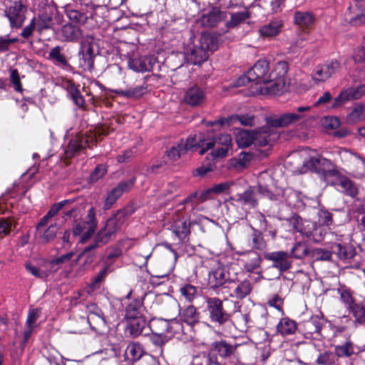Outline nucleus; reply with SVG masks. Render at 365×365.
I'll use <instances>...</instances> for the list:
<instances>
[{"instance_id": "nucleus-1", "label": "nucleus", "mask_w": 365, "mask_h": 365, "mask_svg": "<svg viewBox=\"0 0 365 365\" xmlns=\"http://www.w3.org/2000/svg\"><path fill=\"white\" fill-rule=\"evenodd\" d=\"M232 145L230 135L225 133L216 135L212 139H206L203 134L198 133L187 138L186 142L179 143L168 149L164 155L165 164H171L178 160L187 150H196L200 148L199 154L202 155L208 150H212L213 159L225 158Z\"/></svg>"}, {"instance_id": "nucleus-2", "label": "nucleus", "mask_w": 365, "mask_h": 365, "mask_svg": "<svg viewBox=\"0 0 365 365\" xmlns=\"http://www.w3.org/2000/svg\"><path fill=\"white\" fill-rule=\"evenodd\" d=\"M218 47L217 37L210 33H202L198 44L188 43L184 49L187 61L192 64H200L208 58V51H214Z\"/></svg>"}, {"instance_id": "nucleus-3", "label": "nucleus", "mask_w": 365, "mask_h": 365, "mask_svg": "<svg viewBox=\"0 0 365 365\" xmlns=\"http://www.w3.org/2000/svg\"><path fill=\"white\" fill-rule=\"evenodd\" d=\"M128 213L125 210H118L115 215L110 217L106 222L105 226L98 232L95 238V242L90 246L85 247L81 256L91 250L98 247L100 245L108 243L117 232L120 231L121 227L125 221Z\"/></svg>"}, {"instance_id": "nucleus-4", "label": "nucleus", "mask_w": 365, "mask_h": 365, "mask_svg": "<svg viewBox=\"0 0 365 365\" xmlns=\"http://www.w3.org/2000/svg\"><path fill=\"white\" fill-rule=\"evenodd\" d=\"M108 133L104 128H98L94 130L80 133L74 138L70 140L68 146L66 148L64 154L66 158H71L76 155L80 150L90 147L91 145L95 144L98 141V138L101 135H106Z\"/></svg>"}, {"instance_id": "nucleus-5", "label": "nucleus", "mask_w": 365, "mask_h": 365, "mask_svg": "<svg viewBox=\"0 0 365 365\" xmlns=\"http://www.w3.org/2000/svg\"><path fill=\"white\" fill-rule=\"evenodd\" d=\"M312 107L309 106H299L292 112L285 113L280 115L267 118V122L272 126L282 128L294 125L307 120L309 117Z\"/></svg>"}, {"instance_id": "nucleus-6", "label": "nucleus", "mask_w": 365, "mask_h": 365, "mask_svg": "<svg viewBox=\"0 0 365 365\" xmlns=\"http://www.w3.org/2000/svg\"><path fill=\"white\" fill-rule=\"evenodd\" d=\"M98 225L95 208L91 207L87 213L86 220L74 221L72 228L73 237H80L79 242H86L94 234Z\"/></svg>"}, {"instance_id": "nucleus-7", "label": "nucleus", "mask_w": 365, "mask_h": 365, "mask_svg": "<svg viewBox=\"0 0 365 365\" xmlns=\"http://www.w3.org/2000/svg\"><path fill=\"white\" fill-rule=\"evenodd\" d=\"M337 154L354 178L358 179L365 178V171L360 169V167H365V158L346 148L339 149Z\"/></svg>"}, {"instance_id": "nucleus-8", "label": "nucleus", "mask_w": 365, "mask_h": 365, "mask_svg": "<svg viewBox=\"0 0 365 365\" xmlns=\"http://www.w3.org/2000/svg\"><path fill=\"white\" fill-rule=\"evenodd\" d=\"M288 71V64L285 61L277 62L273 70L269 73V85L266 86L263 89L269 94L277 95L284 88V78Z\"/></svg>"}, {"instance_id": "nucleus-9", "label": "nucleus", "mask_w": 365, "mask_h": 365, "mask_svg": "<svg viewBox=\"0 0 365 365\" xmlns=\"http://www.w3.org/2000/svg\"><path fill=\"white\" fill-rule=\"evenodd\" d=\"M259 195L267 197L272 200H279V195H272L266 187L258 185L250 187L243 193L237 195V202L244 205H249L251 207H255L257 205Z\"/></svg>"}, {"instance_id": "nucleus-10", "label": "nucleus", "mask_w": 365, "mask_h": 365, "mask_svg": "<svg viewBox=\"0 0 365 365\" xmlns=\"http://www.w3.org/2000/svg\"><path fill=\"white\" fill-rule=\"evenodd\" d=\"M303 165L308 170L322 173L324 176H335L337 174L332 162L318 154L310 155L304 161Z\"/></svg>"}, {"instance_id": "nucleus-11", "label": "nucleus", "mask_w": 365, "mask_h": 365, "mask_svg": "<svg viewBox=\"0 0 365 365\" xmlns=\"http://www.w3.org/2000/svg\"><path fill=\"white\" fill-rule=\"evenodd\" d=\"M231 271H234L233 267L227 268L225 266L218 265L212 269L209 273L208 281L212 288H217L224 285L227 282L235 283L238 282L237 273L232 275Z\"/></svg>"}, {"instance_id": "nucleus-12", "label": "nucleus", "mask_w": 365, "mask_h": 365, "mask_svg": "<svg viewBox=\"0 0 365 365\" xmlns=\"http://www.w3.org/2000/svg\"><path fill=\"white\" fill-rule=\"evenodd\" d=\"M150 328L153 333L158 336H173L175 334L184 333L181 323L178 321H168L163 319H153L150 322Z\"/></svg>"}, {"instance_id": "nucleus-13", "label": "nucleus", "mask_w": 365, "mask_h": 365, "mask_svg": "<svg viewBox=\"0 0 365 365\" xmlns=\"http://www.w3.org/2000/svg\"><path fill=\"white\" fill-rule=\"evenodd\" d=\"M206 309L212 322L223 325L230 318L229 314L224 309L222 301L217 297H207L205 299Z\"/></svg>"}, {"instance_id": "nucleus-14", "label": "nucleus", "mask_w": 365, "mask_h": 365, "mask_svg": "<svg viewBox=\"0 0 365 365\" xmlns=\"http://www.w3.org/2000/svg\"><path fill=\"white\" fill-rule=\"evenodd\" d=\"M94 42L91 37L84 38L78 51L79 65L85 71H91L94 66Z\"/></svg>"}, {"instance_id": "nucleus-15", "label": "nucleus", "mask_w": 365, "mask_h": 365, "mask_svg": "<svg viewBox=\"0 0 365 365\" xmlns=\"http://www.w3.org/2000/svg\"><path fill=\"white\" fill-rule=\"evenodd\" d=\"M269 62L265 59L257 61L255 64L247 72L250 80L253 81L256 84L264 83L265 86L269 85L270 76L268 73ZM264 90L263 87L259 88Z\"/></svg>"}, {"instance_id": "nucleus-16", "label": "nucleus", "mask_w": 365, "mask_h": 365, "mask_svg": "<svg viewBox=\"0 0 365 365\" xmlns=\"http://www.w3.org/2000/svg\"><path fill=\"white\" fill-rule=\"evenodd\" d=\"M235 347L227 344L225 341H216L212 344L207 355V365H220L217 354L222 357H228L233 354Z\"/></svg>"}, {"instance_id": "nucleus-17", "label": "nucleus", "mask_w": 365, "mask_h": 365, "mask_svg": "<svg viewBox=\"0 0 365 365\" xmlns=\"http://www.w3.org/2000/svg\"><path fill=\"white\" fill-rule=\"evenodd\" d=\"M364 95H365V85L348 87L343 89L334 99L331 107L333 108L340 107L349 101L361 98Z\"/></svg>"}, {"instance_id": "nucleus-18", "label": "nucleus", "mask_w": 365, "mask_h": 365, "mask_svg": "<svg viewBox=\"0 0 365 365\" xmlns=\"http://www.w3.org/2000/svg\"><path fill=\"white\" fill-rule=\"evenodd\" d=\"M267 125L255 130V145L259 146H265L272 145L275 142L279 135L275 130V126L270 125L267 122Z\"/></svg>"}, {"instance_id": "nucleus-19", "label": "nucleus", "mask_w": 365, "mask_h": 365, "mask_svg": "<svg viewBox=\"0 0 365 365\" xmlns=\"http://www.w3.org/2000/svg\"><path fill=\"white\" fill-rule=\"evenodd\" d=\"M266 259L272 262V267L281 272L291 268L292 260L289 253L284 251L269 252L264 255Z\"/></svg>"}, {"instance_id": "nucleus-20", "label": "nucleus", "mask_w": 365, "mask_h": 365, "mask_svg": "<svg viewBox=\"0 0 365 365\" xmlns=\"http://www.w3.org/2000/svg\"><path fill=\"white\" fill-rule=\"evenodd\" d=\"M155 62L152 56H133L128 60V65L130 69L135 72L150 71Z\"/></svg>"}, {"instance_id": "nucleus-21", "label": "nucleus", "mask_w": 365, "mask_h": 365, "mask_svg": "<svg viewBox=\"0 0 365 365\" xmlns=\"http://www.w3.org/2000/svg\"><path fill=\"white\" fill-rule=\"evenodd\" d=\"M26 7L19 2H15L14 6L6 11V16L12 28H20L22 26L26 19Z\"/></svg>"}, {"instance_id": "nucleus-22", "label": "nucleus", "mask_w": 365, "mask_h": 365, "mask_svg": "<svg viewBox=\"0 0 365 365\" xmlns=\"http://www.w3.org/2000/svg\"><path fill=\"white\" fill-rule=\"evenodd\" d=\"M349 21L354 26L365 23V0H356L349 8Z\"/></svg>"}, {"instance_id": "nucleus-23", "label": "nucleus", "mask_w": 365, "mask_h": 365, "mask_svg": "<svg viewBox=\"0 0 365 365\" xmlns=\"http://www.w3.org/2000/svg\"><path fill=\"white\" fill-rule=\"evenodd\" d=\"M339 68V63L337 61L326 62L317 67L313 73V78L315 81H324L334 74Z\"/></svg>"}, {"instance_id": "nucleus-24", "label": "nucleus", "mask_w": 365, "mask_h": 365, "mask_svg": "<svg viewBox=\"0 0 365 365\" xmlns=\"http://www.w3.org/2000/svg\"><path fill=\"white\" fill-rule=\"evenodd\" d=\"M206 94L202 88L193 86L187 89L185 96V102L191 106H201L205 101Z\"/></svg>"}, {"instance_id": "nucleus-25", "label": "nucleus", "mask_w": 365, "mask_h": 365, "mask_svg": "<svg viewBox=\"0 0 365 365\" xmlns=\"http://www.w3.org/2000/svg\"><path fill=\"white\" fill-rule=\"evenodd\" d=\"M283 26V22L279 19H275L261 26L259 29L260 36L264 38H272L279 34Z\"/></svg>"}, {"instance_id": "nucleus-26", "label": "nucleus", "mask_w": 365, "mask_h": 365, "mask_svg": "<svg viewBox=\"0 0 365 365\" xmlns=\"http://www.w3.org/2000/svg\"><path fill=\"white\" fill-rule=\"evenodd\" d=\"M145 354V350L141 344L138 342L130 343L124 352L126 361L135 362L138 361Z\"/></svg>"}, {"instance_id": "nucleus-27", "label": "nucleus", "mask_w": 365, "mask_h": 365, "mask_svg": "<svg viewBox=\"0 0 365 365\" xmlns=\"http://www.w3.org/2000/svg\"><path fill=\"white\" fill-rule=\"evenodd\" d=\"M336 184L341 187L343 192L352 197L357 195L359 190L355 183L346 176L341 175L338 173Z\"/></svg>"}, {"instance_id": "nucleus-28", "label": "nucleus", "mask_w": 365, "mask_h": 365, "mask_svg": "<svg viewBox=\"0 0 365 365\" xmlns=\"http://www.w3.org/2000/svg\"><path fill=\"white\" fill-rule=\"evenodd\" d=\"M146 324V320L143 317L128 320L126 332L130 336L135 338L143 333Z\"/></svg>"}, {"instance_id": "nucleus-29", "label": "nucleus", "mask_w": 365, "mask_h": 365, "mask_svg": "<svg viewBox=\"0 0 365 365\" xmlns=\"http://www.w3.org/2000/svg\"><path fill=\"white\" fill-rule=\"evenodd\" d=\"M365 120V103H357L346 115V122L354 125Z\"/></svg>"}, {"instance_id": "nucleus-30", "label": "nucleus", "mask_w": 365, "mask_h": 365, "mask_svg": "<svg viewBox=\"0 0 365 365\" xmlns=\"http://www.w3.org/2000/svg\"><path fill=\"white\" fill-rule=\"evenodd\" d=\"M172 231L180 241H185L190 233V222L178 220L173 225Z\"/></svg>"}, {"instance_id": "nucleus-31", "label": "nucleus", "mask_w": 365, "mask_h": 365, "mask_svg": "<svg viewBox=\"0 0 365 365\" xmlns=\"http://www.w3.org/2000/svg\"><path fill=\"white\" fill-rule=\"evenodd\" d=\"M61 35L66 41H76L82 36V31L77 26L68 24L62 27Z\"/></svg>"}, {"instance_id": "nucleus-32", "label": "nucleus", "mask_w": 365, "mask_h": 365, "mask_svg": "<svg viewBox=\"0 0 365 365\" xmlns=\"http://www.w3.org/2000/svg\"><path fill=\"white\" fill-rule=\"evenodd\" d=\"M296 330V322L288 317L281 319L277 325V331L282 336L293 334Z\"/></svg>"}, {"instance_id": "nucleus-33", "label": "nucleus", "mask_w": 365, "mask_h": 365, "mask_svg": "<svg viewBox=\"0 0 365 365\" xmlns=\"http://www.w3.org/2000/svg\"><path fill=\"white\" fill-rule=\"evenodd\" d=\"M236 143L239 147H248L255 144V130H240L236 133Z\"/></svg>"}, {"instance_id": "nucleus-34", "label": "nucleus", "mask_w": 365, "mask_h": 365, "mask_svg": "<svg viewBox=\"0 0 365 365\" xmlns=\"http://www.w3.org/2000/svg\"><path fill=\"white\" fill-rule=\"evenodd\" d=\"M332 250L341 259H350L356 255L355 248L351 245L336 244L332 247Z\"/></svg>"}, {"instance_id": "nucleus-35", "label": "nucleus", "mask_w": 365, "mask_h": 365, "mask_svg": "<svg viewBox=\"0 0 365 365\" xmlns=\"http://www.w3.org/2000/svg\"><path fill=\"white\" fill-rule=\"evenodd\" d=\"M88 322L92 326V322H95L98 325H104L106 324L101 310L95 304H91L87 306Z\"/></svg>"}, {"instance_id": "nucleus-36", "label": "nucleus", "mask_w": 365, "mask_h": 365, "mask_svg": "<svg viewBox=\"0 0 365 365\" xmlns=\"http://www.w3.org/2000/svg\"><path fill=\"white\" fill-rule=\"evenodd\" d=\"M180 319L188 325H194L199 322L200 314L194 306L190 305L182 310Z\"/></svg>"}, {"instance_id": "nucleus-37", "label": "nucleus", "mask_w": 365, "mask_h": 365, "mask_svg": "<svg viewBox=\"0 0 365 365\" xmlns=\"http://www.w3.org/2000/svg\"><path fill=\"white\" fill-rule=\"evenodd\" d=\"M294 23L302 28H307L311 26L314 21V17L309 11H295L294 16Z\"/></svg>"}, {"instance_id": "nucleus-38", "label": "nucleus", "mask_w": 365, "mask_h": 365, "mask_svg": "<svg viewBox=\"0 0 365 365\" xmlns=\"http://www.w3.org/2000/svg\"><path fill=\"white\" fill-rule=\"evenodd\" d=\"M244 262V268L249 272H252L257 269L261 264L262 259L260 255L257 252H250L246 256L245 259H242Z\"/></svg>"}, {"instance_id": "nucleus-39", "label": "nucleus", "mask_w": 365, "mask_h": 365, "mask_svg": "<svg viewBox=\"0 0 365 365\" xmlns=\"http://www.w3.org/2000/svg\"><path fill=\"white\" fill-rule=\"evenodd\" d=\"M230 122H239L241 125L245 126H252L254 125V116L249 115H234L229 118H222L217 121L220 125L230 124Z\"/></svg>"}, {"instance_id": "nucleus-40", "label": "nucleus", "mask_w": 365, "mask_h": 365, "mask_svg": "<svg viewBox=\"0 0 365 365\" xmlns=\"http://www.w3.org/2000/svg\"><path fill=\"white\" fill-rule=\"evenodd\" d=\"M252 158L249 153L242 152L240 155L230 160V166L235 169H243L247 166Z\"/></svg>"}, {"instance_id": "nucleus-41", "label": "nucleus", "mask_w": 365, "mask_h": 365, "mask_svg": "<svg viewBox=\"0 0 365 365\" xmlns=\"http://www.w3.org/2000/svg\"><path fill=\"white\" fill-rule=\"evenodd\" d=\"M252 289L251 282L247 279H245L237 285L230 296L237 299H243L250 294Z\"/></svg>"}, {"instance_id": "nucleus-42", "label": "nucleus", "mask_w": 365, "mask_h": 365, "mask_svg": "<svg viewBox=\"0 0 365 365\" xmlns=\"http://www.w3.org/2000/svg\"><path fill=\"white\" fill-rule=\"evenodd\" d=\"M337 292L340 295L341 302L348 309L356 304L353 297V292L349 288L345 286H340L337 289Z\"/></svg>"}, {"instance_id": "nucleus-43", "label": "nucleus", "mask_w": 365, "mask_h": 365, "mask_svg": "<svg viewBox=\"0 0 365 365\" xmlns=\"http://www.w3.org/2000/svg\"><path fill=\"white\" fill-rule=\"evenodd\" d=\"M108 267H106L100 270L98 274L91 279L86 287V292L88 294L99 289L101 282L106 278L108 274Z\"/></svg>"}, {"instance_id": "nucleus-44", "label": "nucleus", "mask_w": 365, "mask_h": 365, "mask_svg": "<svg viewBox=\"0 0 365 365\" xmlns=\"http://www.w3.org/2000/svg\"><path fill=\"white\" fill-rule=\"evenodd\" d=\"M60 230V226L56 224H51L46 229H44L43 230H38L41 239L44 242H48L50 241L53 240L58 232Z\"/></svg>"}, {"instance_id": "nucleus-45", "label": "nucleus", "mask_w": 365, "mask_h": 365, "mask_svg": "<svg viewBox=\"0 0 365 365\" xmlns=\"http://www.w3.org/2000/svg\"><path fill=\"white\" fill-rule=\"evenodd\" d=\"M147 91L146 87L143 86H137L133 88H130L127 90L116 91L115 93L128 98H139L145 94Z\"/></svg>"}, {"instance_id": "nucleus-46", "label": "nucleus", "mask_w": 365, "mask_h": 365, "mask_svg": "<svg viewBox=\"0 0 365 365\" xmlns=\"http://www.w3.org/2000/svg\"><path fill=\"white\" fill-rule=\"evenodd\" d=\"M334 351L339 357H349L351 356L354 354V346L349 339V336L345 344L336 346Z\"/></svg>"}, {"instance_id": "nucleus-47", "label": "nucleus", "mask_w": 365, "mask_h": 365, "mask_svg": "<svg viewBox=\"0 0 365 365\" xmlns=\"http://www.w3.org/2000/svg\"><path fill=\"white\" fill-rule=\"evenodd\" d=\"M61 51V48L59 46L53 48L49 52L48 58L55 61V63L57 65L66 66L68 65V63L65 56L62 54Z\"/></svg>"}, {"instance_id": "nucleus-48", "label": "nucleus", "mask_w": 365, "mask_h": 365, "mask_svg": "<svg viewBox=\"0 0 365 365\" xmlns=\"http://www.w3.org/2000/svg\"><path fill=\"white\" fill-rule=\"evenodd\" d=\"M309 254V250L304 243L297 242L291 250L289 253L290 257H293L296 259H302Z\"/></svg>"}, {"instance_id": "nucleus-49", "label": "nucleus", "mask_w": 365, "mask_h": 365, "mask_svg": "<svg viewBox=\"0 0 365 365\" xmlns=\"http://www.w3.org/2000/svg\"><path fill=\"white\" fill-rule=\"evenodd\" d=\"M53 24L52 17L46 14H40L36 19V26L38 31L50 29Z\"/></svg>"}, {"instance_id": "nucleus-50", "label": "nucleus", "mask_w": 365, "mask_h": 365, "mask_svg": "<svg viewBox=\"0 0 365 365\" xmlns=\"http://www.w3.org/2000/svg\"><path fill=\"white\" fill-rule=\"evenodd\" d=\"M73 255L74 253L73 252H68L50 261L49 265L53 271H56L59 269L60 265L69 262Z\"/></svg>"}, {"instance_id": "nucleus-51", "label": "nucleus", "mask_w": 365, "mask_h": 365, "mask_svg": "<svg viewBox=\"0 0 365 365\" xmlns=\"http://www.w3.org/2000/svg\"><path fill=\"white\" fill-rule=\"evenodd\" d=\"M181 295L189 302L195 299L197 294V288L191 284H185L180 289Z\"/></svg>"}, {"instance_id": "nucleus-52", "label": "nucleus", "mask_w": 365, "mask_h": 365, "mask_svg": "<svg viewBox=\"0 0 365 365\" xmlns=\"http://www.w3.org/2000/svg\"><path fill=\"white\" fill-rule=\"evenodd\" d=\"M140 307V305L138 302H130L125 310V317L127 320L143 317L139 312Z\"/></svg>"}, {"instance_id": "nucleus-53", "label": "nucleus", "mask_w": 365, "mask_h": 365, "mask_svg": "<svg viewBox=\"0 0 365 365\" xmlns=\"http://www.w3.org/2000/svg\"><path fill=\"white\" fill-rule=\"evenodd\" d=\"M134 184V180H130L120 182L115 187H114L110 192L115 197L119 198L124 192L128 191L131 188Z\"/></svg>"}, {"instance_id": "nucleus-54", "label": "nucleus", "mask_w": 365, "mask_h": 365, "mask_svg": "<svg viewBox=\"0 0 365 365\" xmlns=\"http://www.w3.org/2000/svg\"><path fill=\"white\" fill-rule=\"evenodd\" d=\"M26 192V189L22 185L21 181L19 180L16 181L12 185L11 187H9L6 191V195H9L11 197H17L19 195H24Z\"/></svg>"}, {"instance_id": "nucleus-55", "label": "nucleus", "mask_w": 365, "mask_h": 365, "mask_svg": "<svg viewBox=\"0 0 365 365\" xmlns=\"http://www.w3.org/2000/svg\"><path fill=\"white\" fill-rule=\"evenodd\" d=\"M311 256L316 261H329L331 258V253L322 248H316L311 251Z\"/></svg>"}, {"instance_id": "nucleus-56", "label": "nucleus", "mask_w": 365, "mask_h": 365, "mask_svg": "<svg viewBox=\"0 0 365 365\" xmlns=\"http://www.w3.org/2000/svg\"><path fill=\"white\" fill-rule=\"evenodd\" d=\"M220 14L221 12L219 10H212L203 16L202 21L209 26H215L220 19Z\"/></svg>"}, {"instance_id": "nucleus-57", "label": "nucleus", "mask_w": 365, "mask_h": 365, "mask_svg": "<svg viewBox=\"0 0 365 365\" xmlns=\"http://www.w3.org/2000/svg\"><path fill=\"white\" fill-rule=\"evenodd\" d=\"M248 18H250V14L247 11L235 13L232 15L231 19L228 22V26L231 27L235 26Z\"/></svg>"}, {"instance_id": "nucleus-58", "label": "nucleus", "mask_w": 365, "mask_h": 365, "mask_svg": "<svg viewBox=\"0 0 365 365\" xmlns=\"http://www.w3.org/2000/svg\"><path fill=\"white\" fill-rule=\"evenodd\" d=\"M349 310L353 312L356 322L359 324L365 323V308L364 307L355 304Z\"/></svg>"}, {"instance_id": "nucleus-59", "label": "nucleus", "mask_w": 365, "mask_h": 365, "mask_svg": "<svg viewBox=\"0 0 365 365\" xmlns=\"http://www.w3.org/2000/svg\"><path fill=\"white\" fill-rule=\"evenodd\" d=\"M252 247L257 250H263L265 247V242L262 234L255 230L251 236Z\"/></svg>"}, {"instance_id": "nucleus-60", "label": "nucleus", "mask_w": 365, "mask_h": 365, "mask_svg": "<svg viewBox=\"0 0 365 365\" xmlns=\"http://www.w3.org/2000/svg\"><path fill=\"white\" fill-rule=\"evenodd\" d=\"M334 362V356L332 353L329 351H324L320 353L316 363L318 365H331Z\"/></svg>"}, {"instance_id": "nucleus-61", "label": "nucleus", "mask_w": 365, "mask_h": 365, "mask_svg": "<svg viewBox=\"0 0 365 365\" xmlns=\"http://www.w3.org/2000/svg\"><path fill=\"white\" fill-rule=\"evenodd\" d=\"M26 269L31 273L33 276L39 278V279H45L48 277V272L41 270L37 267L32 265L30 263H26L25 264Z\"/></svg>"}, {"instance_id": "nucleus-62", "label": "nucleus", "mask_w": 365, "mask_h": 365, "mask_svg": "<svg viewBox=\"0 0 365 365\" xmlns=\"http://www.w3.org/2000/svg\"><path fill=\"white\" fill-rule=\"evenodd\" d=\"M283 303L284 300L282 297H280L278 294H274L267 301V304L278 311H279L282 314H284L283 312Z\"/></svg>"}, {"instance_id": "nucleus-63", "label": "nucleus", "mask_w": 365, "mask_h": 365, "mask_svg": "<svg viewBox=\"0 0 365 365\" xmlns=\"http://www.w3.org/2000/svg\"><path fill=\"white\" fill-rule=\"evenodd\" d=\"M354 59L358 63L365 61V36H364L361 44L354 52Z\"/></svg>"}, {"instance_id": "nucleus-64", "label": "nucleus", "mask_w": 365, "mask_h": 365, "mask_svg": "<svg viewBox=\"0 0 365 365\" xmlns=\"http://www.w3.org/2000/svg\"><path fill=\"white\" fill-rule=\"evenodd\" d=\"M319 222L323 225H330L332 224V215L327 210H320L318 212Z\"/></svg>"}]
</instances>
